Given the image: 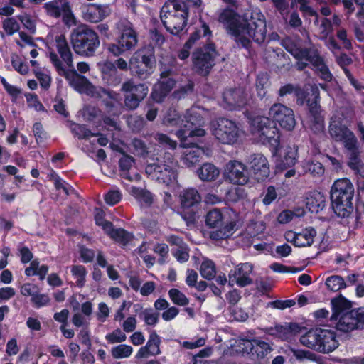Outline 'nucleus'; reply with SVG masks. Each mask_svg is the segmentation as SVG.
<instances>
[{"label": "nucleus", "instance_id": "nucleus-12", "mask_svg": "<svg viewBox=\"0 0 364 364\" xmlns=\"http://www.w3.org/2000/svg\"><path fill=\"white\" fill-rule=\"evenodd\" d=\"M204 129H195L191 130L188 136L186 131L178 129L176 131V136L180 140L181 146L187 148L181 159V161L188 167H192L198 164L202 156L205 154V147L201 146L198 141H193L194 136H203L205 134Z\"/></svg>", "mask_w": 364, "mask_h": 364}, {"label": "nucleus", "instance_id": "nucleus-33", "mask_svg": "<svg viewBox=\"0 0 364 364\" xmlns=\"http://www.w3.org/2000/svg\"><path fill=\"white\" fill-rule=\"evenodd\" d=\"M326 206L325 196L320 192L314 193L306 198V207L311 213H318Z\"/></svg>", "mask_w": 364, "mask_h": 364}, {"label": "nucleus", "instance_id": "nucleus-27", "mask_svg": "<svg viewBox=\"0 0 364 364\" xmlns=\"http://www.w3.org/2000/svg\"><path fill=\"white\" fill-rule=\"evenodd\" d=\"M336 63L343 70L345 73L346 77L349 80L350 85L357 90H361L363 88V86L356 80L350 70L347 68L348 65L353 63L352 58L348 55L346 53H341L339 56L336 58Z\"/></svg>", "mask_w": 364, "mask_h": 364}, {"label": "nucleus", "instance_id": "nucleus-58", "mask_svg": "<svg viewBox=\"0 0 364 364\" xmlns=\"http://www.w3.org/2000/svg\"><path fill=\"white\" fill-rule=\"evenodd\" d=\"M33 132L37 144L42 143L47 139V133L44 130L41 122L33 124Z\"/></svg>", "mask_w": 364, "mask_h": 364}, {"label": "nucleus", "instance_id": "nucleus-17", "mask_svg": "<svg viewBox=\"0 0 364 364\" xmlns=\"http://www.w3.org/2000/svg\"><path fill=\"white\" fill-rule=\"evenodd\" d=\"M299 60H306L313 67V70L318 74L319 77L326 82L333 80V74L326 64L324 58L320 55L319 51L316 48H304L302 53H300Z\"/></svg>", "mask_w": 364, "mask_h": 364}, {"label": "nucleus", "instance_id": "nucleus-53", "mask_svg": "<svg viewBox=\"0 0 364 364\" xmlns=\"http://www.w3.org/2000/svg\"><path fill=\"white\" fill-rule=\"evenodd\" d=\"M357 209L364 213V176L361 175L357 179Z\"/></svg>", "mask_w": 364, "mask_h": 364}, {"label": "nucleus", "instance_id": "nucleus-38", "mask_svg": "<svg viewBox=\"0 0 364 364\" xmlns=\"http://www.w3.org/2000/svg\"><path fill=\"white\" fill-rule=\"evenodd\" d=\"M223 215L219 209L214 208L208 212L205 216V225L210 228L220 227L223 225Z\"/></svg>", "mask_w": 364, "mask_h": 364}, {"label": "nucleus", "instance_id": "nucleus-47", "mask_svg": "<svg viewBox=\"0 0 364 364\" xmlns=\"http://www.w3.org/2000/svg\"><path fill=\"white\" fill-rule=\"evenodd\" d=\"M132 193L139 201L147 205H150L153 202L152 195L151 192L147 190L134 187L132 188Z\"/></svg>", "mask_w": 364, "mask_h": 364}, {"label": "nucleus", "instance_id": "nucleus-29", "mask_svg": "<svg viewBox=\"0 0 364 364\" xmlns=\"http://www.w3.org/2000/svg\"><path fill=\"white\" fill-rule=\"evenodd\" d=\"M105 234L122 247L127 246L134 238L132 233L122 228H114V225Z\"/></svg>", "mask_w": 364, "mask_h": 364}, {"label": "nucleus", "instance_id": "nucleus-61", "mask_svg": "<svg viewBox=\"0 0 364 364\" xmlns=\"http://www.w3.org/2000/svg\"><path fill=\"white\" fill-rule=\"evenodd\" d=\"M11 65L13 68L21 75H26L28 72V66L24 64L17 55L12 56Z\"/></svg>", "mask_w": 364, "mask_h": 364}, {"label": "nucleus", "instance_id": "nucleus-19", "mask_svg": "<svg viewBox=\"0 0 364 364\" xmlns=\"http://www.w3.org/2000/svg\"><path fill=\"white\" fill-rule=\"evenodd\" d=\"M269 115L272 122L278 124L282 129L292 130L296 125L294 111L288 107L280 104H274L269 109Z\"/></svg>", "mask_w": 364, "mask_h": 364}, {"label": "nucleus", "instance_id": "nucleus-64", "mask_svg": "<svg viewBox=\"0 0 364 364\" xmlns=\"http://www.w3.org/2000/svg\"><path fill=\"white\" fill-rule=\"evenodd\" d=\"M149 311V309L144 310L139 316H143L144 320L148 326H154L159 321V313H150Z\"/></svg>", "mask_w": 364, "mask_h": 364}, {"label": "nucleus", "instance_id": "nucleus-25", "mask_svg": "<svg viewBox=\"0 0 364 364\" xmlns=\"http://www.w3.org/2000/svg\"><path fill=\"white\" fill-rule=\"evenodd\" d=\"M246 348H249L248 353L252 356H255L257 359L264 358L272 350L267 342L258 338L250 340Z\"/></svg>", "mask_w": 364, "mask_h": 364}, {"label": "nucleus", "instance_id": "nucleus-52", "mask_svg": "<svg viewBox=\"0 0 364 364\" xmlns=\"http://www.w3.org/2000/svg\"><path fill=\"white\" fill-rule=\"evenodd\" d=\"M31 303L36 309H40L43 306H48L50 299L47 294H41L39 291L36 293L33 297H31Z\"/></svg>", "mask_w": 364, "mask_h": 364}, {"label": "nucleus", "instance_id": "nucleus-35", "mask_svg": "<svg viewBox=\"0 0 364 364\" xmlns=\"http://www.w3.org/2000/svg\"><path fill=\"white\" fill-rule=\"evenodd\" d=\"M296 156V151L293 150L291 147H288L284 155L277 161L276 168L282 171L293 167L297 161Z\"/></svg>", "mask_w": 364, "mask_h": 364}, {"label": "nucleus", "instance_id": "nucleus-36", "mask_svg": "<svg viewBox=\"0 0 364 364\" xmlns=\"http://www.w3.org/2000/svg\"><path fill=\"white\" fill-rule=\"evenodd\" d=\"M198 176L202 181H213L219 176V169L213 164L205 163L198 171Z\"/></svg>", "mask_w": 364, "mask_h": 364}, {"label": "nucleus", "instance_id": "nucleus-1", "mask_svg": "<svg viewBox=\"0 0 364 364\" xmlns=\"http://www.w3.org/2000/svg\"><path fill=\"white\" fill-rule=\"evenodd\" d=\"M230 6L228 5L222 10L218 16V21L225 26L228 33L234 37L237 47L250 53L252 41L257 44H262L265 41V18L261 12H252L250 17L245 18L242 23L238 13Z\"/></svg>", "mask_w": 364, "mask_h": 364}, {"label": "nucleus", "instance_id": "nucleus-10", "mask_svg": "<svg viewBox=\"0 0 364 364\" xmlns=\"http://www.w3.org/2000/svg\"><path fill=\"white\" fill-rule=\"evenodd\" d=\"M155 48L149 44L134 53L129 61V70L140 80L148 79L156 67Z\"/></svg>", "mask_w": 364, "mask_h": 364}, {"label": "nucleus", "instance_id": "nucleus-18", "mask_svg": "<svg viewBox=\"0 0 364 364\" xmlns=\"http://www.w3.org/2000/svg\"><path fill=\"white\" fill-rule=\"evenodd\" d=\"M247 164L249 175L257 182H263L269 176V161L263 154L250 155Z\"/></svg>", "mask_w": 364, "mask_h": 364}, {"label": "nucleus", "instance_id": "nucleus-50", "mask_svg": "<svg viewBox=\"0 0 364 364\" xmlns=\"http://www.w3.org/2000/svg\"><path fill=\"white\" fill-rule=\"evenodd\" d=\"M129 127L133 132H140L146 125V121L141 116H130L127 118Z\"/></svg>", "mask_w": 364, "mask_h": 364}, {"label": "nucleus", "instance_id": "nucleus-40", "mask_svg": "<svg viewBox=\"0 0 364 364\" xmlns=\"http://www.w3.org/2000/svg\"><path fill=\"white\" fill-rule=\"evenodd\" d=\"M325 284L328 289L333 292H336L346 287V284L343 278L339 275H333L328 277Z\"/></svg>", "mask_w": 364, "mask_h": 364}, {"label": "nucleus", "instance_id": "nucleus-41", "mask_svg": "<svg viewBox=\"0 0 364 364\" xmlns=\"http://www.w3.org/2000/svg\"><path fill=\"white\" fill-rule=\"evenodd\" d=\"M186 118V124H184V127L186 129H183L186 131V135L188 136V133L191 130H193L195 129H200V127H196V126H200L203 121V118L199 114H190L188 115L185 116Z\"/></svg>", "mask_w": 364, "mask_h": 364}, {"label": "nucleus", "instance_id": "nucleus-42", "mask_svg": "<svg viewBox=\"0 0 364 364\" xmlns=\"http://www.w3.org/2000/svg\"><path fill=\"white\" fill-rule=\"evenodd\" d=\"M200 273L201 276L208 280L213 279L216 274L215 266L213 261H203L200 265Z\"/></svg>", "mask_w": 364, "mask_h": 364}, {"label": "nucleus", "instance_id": "nucleus-48", "mask_svg": "<svg viewBox=\"0 0 364 364\" xmlns=\"http://www.w3.org/2000/svg\"><path fill=\"white\" fill-rule=\"evenodd\" d=\"M164 122L167 125L176 126L183 122V119H182L181 115L176 109L169 108L166 113Z\"/></svg>", "mask_w": 364, "mask_h": 364}, {"label": "nucleus", "instance_id": "nucleus-16", "mask_svg": "<svg viewBox=\"0 0 364 364\" xmlns=\"http://www.w3.org/2000/svg\"><path fill=\"white\" fill-rule=\"evenodd\" d=\"M181 212L182 218L187 223L195 222L198 206L201 201V197L196 188H188L180 195Z\"/></svg>", "mask_w": 364, "mask_h": 364}, {"label": "nucleus", "instance_id": "nucleus-6", "mask_svg": "<svg viewBox=\"0 0 364 364\" xmlns=\"http://www.w3.org/2000/svg\"><path fill=\"white\" fill-rule=\"evenodd\" d=\"M354 186L350 179L343 178L334 181L330 192L331 208L339 218H348L353 213Z\"/></svg>", "mask_w": 364, "mask_h": 364}, {"label": "nucleus", "instance_id": "nucleus-7", "mask_svg": "<svg viewBox=\"0 0 364 364\" xmlns=\"http://www.w3.org/2000/svg\"><path fill=\"white\" fill-rule=\"evenodd\" d=\"M115 42L109 43L107 50L114 56H120L135 49L139 43V33L134 25L127 18L115 23Z\"/></svg>", "mask_w": 364, "mask_h": 364}, {"label": "nucleus", "instance_id": "nucleus-21", "mask_svg": "<svg viewBox=\"0 0 364 364\" xmlns=\"http://www.w3.org/2000/svg\"><path fill=\"white\" fill-rule=\"evenodd\" d=\"M361 314L360 307L353 309L343 314L338 316L336 328L343 332H350L355 329L361 328Z\"/></svg>", "mask_w": 364, "mask_h": 364}, {"label": "nucleus", "instance_id": "nucleus-22", "mask_svg": "<svg viewBox=\"0 0 364 364\" xmlns=\"http://www.w3.org/2000/svg\"><path fill=\"white\" fill-rule=\"evenodd\" d=\"M253 270V266L248 263H240L234 269L229 272L230 282H235L240 287H245L252 284L253 280L250 277Z\"/></svg>", "mask_w": 364, "mask_h": 364}, {"label": "nucleus", "instance_id": "nucleus-54", "mask_svg": "<svg viewBox=\"0 0 364 364\" xmlns=\"http://www.w3.org/2000/svg\"><path fill=\"white\" fill-rule=\"evenodd\" d=\"M194 90V83L192 81H189L187 84L181 86L179 89L176 90L173 92V97L177 100L185 98L187 95L193 93Z\"/></svg>", "mask_w": 364, "mask_h": 364}, {"label": "nucleus", "instance_id": "nucleus-51", "mask_svg": "<svg viewBox=\"0 0 364 364\" xmlns=\"http://www.w3.org/2000/svg\"><path fill=\"white\" fill-rule=\"evenodd\" d=\"M166 168V164H149L145 168L146 173L150 177L151 179H161L160 178V173L164 171Z\"/></svg>", "mask_w": 364, "mask_h": 364}, {"label": "nucleus", "instance_id": "nucleus-43", "mask_svg": "<svg viewBox=\"0 0 364 364\" xmlns=\"http://www.w3.org/2000/svg\"><path fill=\"white\" fill-rule=\"evenodd\" d=\"M133 352L132 346L126 344H120L112 348V355L115 359H122L129 357Z\"/></svg>", "mask_w": 364, "mask_h": 364}, {"label": "nucleus", "instance_id": "nucleus-45", "mask_svg": "<svg viewBox=\"0 0 364 364\" xmlns=\"http://www.w3.org/2000/svg\"><path fill=\"white\" fill-rule=\"evenodd\" d=\"M168 294L171 301L176 305L184 306L189 303L186 296L178 289L172 288Z\"/></svg>", "mask_w": 364, "mask_h": 364}, {"label": "nucleus", "instance_id": "nucleus-15", "mask_svg": "<svg viewBox=\"0 0 364 364\" xmlns=\"http://www.w3.org/2000/svg\"><path fill=\"white\" fill-rule=\"evenodd\" d=\"M124 94V107L127 110H135L148 95L149 87L145 83L135 84L132 79L124 82L121 87Z\"/></svg>", "mask_w": 364, "mask_h": 364}, {"label": "nucleus", "instance_id": "nucleus-11", "mask_svg": "<svg viewBox=\"0 0 364 364\" xmlns=\"http://www.w3.org/2000/svg\"><path fill=\"white\" fill-rule=\"evenodd\" d=\"M250 131L257 135L259 141L269 146L272 153H276L280 146V132L269 118L257 116L250 119Z\"/></svg>", "mask_w": 364, "mask_h": 364}, {"label": "nucleus", "instance_id": "nucleus-34", "mask_svg": "<svg viewBox=\"0 0 364 364\" xmlns=\"http://www.w3.org/2000/svg\"><path fill=\"white\" fill-rule=\"evenodd\" d=\"M103 80H107L108 85L117 86L121 82L120 74L114 64L106 63L102 67Z\"/></svg>", "mask_w": 364, "mask_h": 364}, {"label": "nucleus", "instance_id": "nucleus-2", "mask_svg": "<svg viewBox=\"0 0 364 364\" xmlns=\"http://www.w3.org/2000/svg\"><path fill=\"white\" fill-rule=\"evenodd\" d=\"M293 94L296 104L299 106L306 105L309 114L312 117L311 129L318 133L323 130L324 120L321 115L320 91L316 85L311 86L309 90H304L299 86L286 84L279 90V96L284 97Z\"/></svg>", "mask_w": 364, "mask_h": 364}, {"label": "nucleus", "instance_id": "nucleus-24", "mask_svg": "<svg viewBox=\"0 0 364 364\" xmlns=\"http://www.w3.org/2000/svg\"><path fill=\"white\" fill-rule=\"evenodd\" d=\"M176 84V81L173 77L160 80L154 85L151 92V98L154 102L161 103L169 95Z\"/></svg>", "mask_w": 364, "mask_h": 364}, {"label": "nucleus", "instance_id": "nucleus-59", "mask_svg": "<svg viewBox=\"0 0 364 364\" xmlns=\"http://www.w3.org/2000/svg\"><path fill=\"white\" fill-rule=\"evenodd\" d=\"M154 251L160 255V258L158 259V263L164 264L165 259L167 258L168 255V246L165 243H158L154 246Z\"/></svg>", "mask_w": 364, "mask_h": 364}, {"label": "nucleus", "instance_id": "nucleus-62", "mask_svg": "<svg viewBox=\"0 0 364 364\" xmlns=\"http://www.w3.org/2000/svg\"><path fill=\"white\" fill-rule=\"evenodd\" d=\"M294 355L298 360H308L311 361H316L318 359V356L316 353L309 351L308 350L297 349L294 350Z\"/></svg>", "mask_w": 364, "mask_h": 364}, {"label": "nucleus", "instance_id": "nucleus-20", "mask_svg": "<svg viewBox=\"0 0 364 364\" xmlns=\"http://www.w3.org/2000/svg\"><path fill=\"white\" fill-rule=\"evenodd\" d=\"M226 176L234 184L245 185L249 181L247 166L237 160L230 161L226 164Z\"/></svg>", "mask_w": 364, "mask_h": 364}, {"label": "nucleus", "instance_id": "nucleus-30", "mask_svg": "<svg viewBox=\"0 0 364 364\" xmlns=\"http://www.w3.org/2000/svg\"><path fill=\"white\" fill-rule=\"evenodd\" d=\"M332 305V314L331 320H338V316L350 311L352 305L350 301L343 296H339L338 298L331 300Z\"/></svg>", "mask_w": 364, "mask_h": 364}, {"label": "nucleus", "instance_id": "nucleus-31", "mask_svg": "<svg viewBox=\"0 0 364 364\" xmlns=\"http://www.w3.org/2000/svg\"><path fill=\"white\" fill-rule=\"evenodd\" d=\"M202 28H196L190 35L182 48L178 51L177 56L181 60H186L190 56V50L195 43L202 37Z\"/></svg>", "mask_w": 364, "mask_h": 364}, {"label": "nucleus", "instance_id": "nucleus-13", "mask_svg": "<svg viewBox=\"0 0 364 364\" xmlns=\"http://www.w3.org/2000/svg\"><path fill=\"white\" fill-rule=\"evenodd\" d=\"M49 58L58 74L64 77L75 90L83 93L88 90L91 83L85 76L79 74L73 68L66 69L55 52H50Z\"/></svg>", "mask_w": 364, "mask_h": 364}, {"label": "nucleus", "instance_id": "nucleus-4", "mask_svg": "<svg viewBox=\"0 0 364 364\" xmlns=\"http://www.w3.org/2000/svg\"><path fill=\"white\" fill-rule=\"evenodd\" d=\"M331 139L341 143L348 157V166L352 170H358L360 163V144L354 132L341 120H331L328 125Z\"/></svg>", "mask_w": 364, "mask_h": 364}, {"label": "nucleus", "instance_id": "nucleus-26", "mask_svg": "<svg viewBox=\"0 0 364 364\" xmlns=\"http://www.w3.org/2000/svg\"><path fill=\"white\" fill-rule=\"evenodd\" d=\"M56 49L62 60L68 68H73V53L68 43L65 35L61 34L56 36Z\"/></svg>", "mask_w": 364, "mask_h": 364}, {"label": "nucleus", "instance_id": "nucleus-14", "mask_svg": "<svg viewBox=\"0 0 364 364\" xmlns=\"http://www.w3.org/2000/svg\"><path fill=\"white\" fill-rule=\"evenodd\" d=\"M213 134L222 144L233 145L237 143L242 130L236 122L219 117L213 124Z\"/></svg>", "mask_w": 364, "mask_h": 364}, {"label": "nucleus", "instance_id": "nucleus-44", "mask_svg": "<svg viewBox=\"0 0 364 364\" xmlns=\"http://www.w3.org/2000/svg\"><path fill=\"white\" fill-rule=\"evenodd\" d=\"M73 276L76 278V284L82 288L85 284V277L87 275L86 268L83 265H73L71 268Z\"/></svg>", "mask_w": 364, "mask_h": 364}, {"label": "nucleus", "instance_id": "nucleus-8", "mask_svg": "<svg viewBox=\"0 0 364 364\" xmlns=\"http://www.w3.org/2000/svg\"><path fill=\"white\" fill-rule=\"evenodd\" d=\"M300 343L315 351L328 354L339 346L336 332L321 328H311L300 337Z\"/></svg>", "mask_w": 364, "mask_h": 364}, {"label": "nucleus", "instance_id": "nucleus-63", "mask_svg": "<svg viewBox=\"0 0 364 364\" xmlns=\"http://www.w3.org/2000/svg\"><path fill=\"white\" fill-rule=\"evenodd\" d=\"M21 294L24 296L33 297L39 291L38 287L35 284L25 283L20 288Z\"/></svg>", "mask_w": 364, "mask_h": 364}, {"label": "nucleus", "instance_id": "nucleus-49", "mask_svg": "<svg viewBox=\"0 0 364 364\" xmlns=\"http://www.w3.org/2000/svg\"><path fill=\"white\" fill-rule=\"evenodd\" d=\"M105 213L101 209H97L94 215V219L96 225L101 227L105 233L113 226V223L111 221L107 220L105 218Z\"/></svg>", "mask_w": 364, "mask_h": 364}, {"label": "nucleus", "instance_id": "nucleus-46", "mask_svg": "<svg viewBox=\"0 0 364 364\" xmlns=\"http://www.w3.org/2000/svg\"><path fill=\"white\" fill-rule=\"evenodd\" d=\"M160 343L161 340L159 335L156 333V331H152L150 335L149 340L146 344L149 351L151 352V355H157L161 353L160 351Z\"/></svg>", "mask_w": 364, "mask_h": 364}, {"label": "nucleus", "instance_id": "nucleus-3", "mask_svg": "<svg viewBox=\"0 0 364 364\" xmlns=\"http://www.w3.org/2000/svg\"><path fill=\"white\" fill-rule=\"evenodd\" d=\"M202 28V36L206 37V43L194 49L191 54L193 69L201 76H208L215 65V58L218 55L215 43L211 40L213 33L208 24L200 18Z\"/></svg>", "mask_w": 364, "mask_h": 364}, {"label": "nucleus", "instance_id": "nucleus-60", "mask_svg": "<svg viewBox=\"0 0 364 364\" xmlns=\"http://www.w3.org/2000/svg\"><path fill=\"white\" fill-rule=\"evenodd\" d=\"M105 338L109 343H115L124 341L127 337L121 329L117 328L112 333L107 334Z\"/></svg>", "mask_w": 364, "mask_h": 364}, {"label": "nucleus", "instance_id": "nucleus-28", "mask_svg": "<svg viewBox=\"0 0 364 364\" xmlns=\"http://www.w3.org/2000/svg\"><path fill=\"white\" fill-rule=\"evenodd\" d=\"M316 235V230L312 227H309L301 233H293V238L291 240V242L295 247H299L311 246L314 243V239Z\"/></svg>", "mask_w": 364, "mask_h": 364}, {"label": "nucleus", "instance_id": "nucleus-9", "mask_svg": "<svg viewBox=\"0 0 364 364\" xmlns=\"http://www.w3.org/2000/svg\"><path fill=\"white\" fill-rule=\"evenodd\" d=\"M70 39L74 52L85 58L95 55L100 45L97 33L87 25H80L74 28Z\"/></svg>", "mask_w": 364, "mask_h": 364}, {"label": "nucleus", "instance_id": "nucleus-55", "mask_svg": "<svg viewBox=\"0 0 364 364\" xmlns=\"http://www.w3.org/2000/svg\"><path fill=\"white\" fill-rule=\"evenodd\" d=\"M3 28L9 36H12L19 30V24L14 17L6 18L2 23Z\"/></svg>", "mask_w": 364, "mask_h": 364}, {"label": "nucleus", "instance_id": "nucleus-5", "mask_svg": "<svg viewBox=\"0 0 364 364\" xmlns=\"http://www.w3.org/2000/svg\"><path fill=\"white\" fill-rule=\"evenodd\" d=\"M189 8L182 0H168L162 6L160 18L166 30L178 36L187 25Z\"/></svg>", "mask_w": 364, "mask_h": 364}, {"label": "nucleus", "instance_id": "nucleus-57", "mask_svg": "<svg viewBox=\"0 0 364 364\" xmlns=\"http://www.w3.org/2000/svg\"><path fill=\"white\" fill-rule=\"evenodd\" d=\"M122 198V195L119 190H111L105 195L104 200L107 205L113 206L117 204Z\"/></svg>", "mask_w": 364, "mask_h": 364}, {"label": "nucleus", "instance_id": "nucleus-37", "mask_svg": "<svg viewBox=\"0 0 364 364\" xmlns=\"http://www.w3.org/2000/svg\"><path fill=\"white\" fill-rule=\"evenodd\" d=\"M235 225L236 223L235 221H230L223 227L221 225L219 229L210 232V238L214 240L228 238L234 232Z\"/></svg>", "mask_w": 364, "mask_h": 364}, {"label": "nucleus", "instance_id": "nucleus-32", "mask_svg": "<svg viewBox=\"0 0 364 364\" xmlns=\"http://www.w3.org/2000/svg\"><path fill=\"white\" fill-rule=\"evenodd\" d=\"M107 16V8L95 4H90L85 13V18L92 23L99 22Z\"/></svg>", "mask_w": 364, "mask_h": 364}, {"label": "nucleus", "instance_id": "nucleus-39", "mask_svg": "<svg viewBox=\"0 0 364 364\" xmlns=\"http://www.w3.org/2000/svg\"><path fill=\"white\" fill-rule=\"evenodd\" d=\"M48 178L50 181L53 182L54 187L56 191L62 190L65 195L68 196L70 194L69 190L71 188V186L60 178L53 169H51L50 173L48 174Z\"/></svg>", "mask_w": 364, "mask_h": 364}, {"label": "nucleus", "instance_id": "nucleus-23", "mask_svg": "<svg viewBox=\"0 0 364 364\" xmlns=\"http://www.w3.org/2000/svg\"><path fill=\"white\" fill-rule=\"evenodd\" d=\"M223 102L226 109L240 110L246 105L247 99L240 89L231 88L223 93Z\"/></svg>", "mask_w": 364, "mask_h": 364}, {"label": "nucleus", "instance_id": "nucleus-56", "mask_svg": "<svg viewBox=\"0 0 364 364\" xmlns=\"http://www.w3.org/2000/svg\"><path fill=\"white\" fill-rule=\"evenodd\" d=\"M270 269L278 273H297L302 270L301 268L295 267H289L284 265L282 264L278 263V262H274L271 264Z\"/></svg>", "mask_w": 364, "mask_h": 364}]
</instances>
